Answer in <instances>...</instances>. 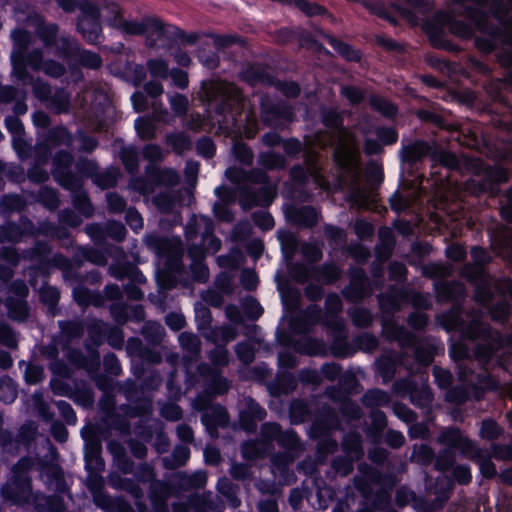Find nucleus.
Masks as SVG:
<instances>
[{
    "label": "nucleus",
    "mask_w": 512,
    "mask_h": 512,
    "mask_svg": "<svg viewBox=\"0 0 512 512\" xmlns=\"http://www.w3.org/2000/svg\"><path fill=\"white\" fill-rule=\"evenodd\" d=\"M100 17L108 25L131 35H139L146 31L143 23L127 20L123 10L116 2H110L100 10Z\"/></svg>",
    "instance_id": "nucleus-1"
},
{
    "label": "nucleus",
    "mask_w": 512,
    "mask_h": 512,
    "mask_svg": "<svg viewBox=\"0 0 512 512\" xmlns=\"http://www.w3.org/2000/svg\"><path fill=\"white\" fill-rule=\"evenodd\" d=\"M100 9L92 4H86L82 8L78 20V30L83 38L90 43H97L101 38V26L99 23Z\"/></svg>",
    "instance_id": "nucleus-2"
},
{
    "label": "nucleus",
    "mask_w": 512,
    "mask_h": 512,
    "mask_svg": "<svg viewBox=\"0 0 512 512\" xmlns=\"http://www.w3.org/2000/svg\"><path fill=\"white\" fill-rule=\"evenodd\" d=\"M335 148V161L342 167L353 169L357 164V147L352 135L345 129H339Z\"/></svg>",
    "instance_id": "nucleus-3"
},
{
    "label": "nucleus",
    "mask_w": 512,
    "mask_h": 512,
    "mask_svg": "<svg viewBox=\"0 0 512 512\" xmlns=\"http://www.w3.org/2000/svg\"><path fill=\"white\" fill-rule=\"evenodd\" d=\"M73 161L72 156L67 152H60L54 158L55 169L53 170L54 177L56 180L67 189H74L78 187V182L68 174H65L62 170Z\"/></svg>",
    "instance_id": "nucleus-4"
},
{
    "label": "nucleus",
    "mask_w": 512,
    "mask_h": 512,
    "mask_svg": "<svg viewBox=\"0 0 512 512\" xmlns=\"http://www.w3.org/2000/svg\"><path fill=\"white\" fill-rule=\"evenodd\" d=\"M202 422L205 425H225L228 422L227 412L222 406H212L204 412Z\"/></svg>",
    "instance_id": "nucleus-5"
},
{
    "label": "nucleus",
    "mask_w": 512,
    "mask_h": 512,
    "mask_svg": "<svg viewBox=\"0 0 512 512\" xmlns=\"http://www.w3.org/2000/svg\"><path fill=\"white\" fill-rule=\"evenodd\" d=\"M135 129L142 139L148 140L155 136V125L150 119L138 118L135 121Z\"/></svg>",
    "instance_id": "nucleus-6"
},
{
    "label": "nucleus",
    "mask_w": 512,
    "mask_h": 512,
    "mask_svg": "<svg viewBox=\"0 0 512 512\" xmlns=\"http://www.w3.org/2000/svg\"><path fill=\"white\" fill-rule=\"evenodd\" d=\"M167 144L172 147V149L181 154L188 150L191 146V142L189 139L183 134H172L167 136Z\"/></svg>",
    "instance_id": "nucleus-7"
},
{
    "label": "nucleus",
    "mask_w": 512,
    "mask_h": 512,
    "mask_svg": "<svg viewBox=\"0 0 512 512\" xmlns=\"http://www.w3.org/2000/svg\"><path fill=\"white\" fill-rule=\"evenodd\" d=\"M353 205L366 208L373 201V193L367 190L354 189L350 196Z\"/></svg>",
    "instance_id": "nucleus-8"
},
{
    "label": "nucleus",
    "mask_w": 512,
    "mask_h": 512,
    "mask_svg": "<svg viewBox=\"0 0 512 512\" xmlns=\"http://www.w3.org/2000/svg\"><path fill=\"white\" fill-rule=\"evenodd\" d=\"M363 402L368 406H381L389 402V396L381 390H370L365 393Z\"/></svg>",
    "instance_id": "nucleus-9"
},
{
    "label": "nucleus",
    "mask_w": 512,
    "mask_h": 512,
    "mask_svg": "<svg viewBox=\"0 0 512 512\" xmlns=\"http://www.w3.org/2000/svg\"><path fill=\"white\" fill-rule=\"evenodd\" d=\"M369 102L373 108L385 116H393L396 113V107L379 96H371Z\"/></svg>",
    "instance_id": "nucleus-10"
},
{
    "label": "nucleus",
    "mask_w": 512,
    "mask_h": 512,
    "mask_svg": "<svg viewBox=\"0 0 512 512\" xmlns=\"http://www.w3.org/2000/svg\"><path fill=\"white\" fill-rule=\"evenodd\" d=\"M147 67L153 77L166 78L168 76V64L163 59L149 60Z\"/></svg>",
    "instance_id": "nucleus-11"
},
{
    "label": "nucleus",
    "mask_w": 512,
    "mask_h": 512,
    "mask_svg": "<svg viewBox=\"0 0 512 512\" xmlns=\"http://www.w3.org/2000/svg\"><path fill=\"white\" fill-rule=\"evenodd\" d=\"M179 343L180 345L190 351V352H198L200 349V341L198 337L192 333L183 332L179 335Z\"/></svg>",
    "instance_id": "nucleus-12"
},
{
    "label": "nucleus",
    "mask_w": 512,
    "mask_h": 512,
    "mask_svg": "<svg viewBox=\"0 0 512 512\" xmlns=\"http://www.w3.org/2000/svg\"><path fill=\"white\" fill-rule=\"evenodd\" d=\"M121 159L129 172L133 173L138 169L137 153L133 148L123 149Z\"/></svg>",
    "instance_id": "nucleus-13"
},
{
    "label": "nucleus",
    "mask_w": 512,
    "mask_h": 512,
    "mask_svg": "<svg viewBox=\"0 0 512 512\" xmlns=\"http://www.w3.org/2000/svg\"><path fill=\"white\" fill-rule=\"evenodd\" d=\"M341 93L352 104L360 103L365 97V92L355 86H343L341 88Z\"/></svg>",
    "instance_id": "nucleus-14"
},
{
    "label": "nucleus",
    "mask_w": 512,
    "mask_h": 512,
    "mask_svg": "<svg viewBox=\"0 0 512 512\" xmlns=\"http://www.w3.org/2000/svg\"><path fill=\"white\" fill-rule=\"evenodd\" d=\"M330 43L347 60L354 61L360 58L358 51L354 50L351 46L338 42L335 39H331Z\"/></svg>",
    "instance_id": "nucleus-15"
},
{
    "label": "nucleus",
    "mask_w": 512,
    "mask_h": 512,
    "mask_svg": "<svg viewBox=\"0 0 512 512\" xmlns=\"http://www.w3.org/2000/svg\"><path fill=\"white\" fill-rule=\"evenodd\" d=\"M294 2L295 5L308 16L319 15L324 11L320 5L309 3L307 0H294Z\"/></svg>",
    "instance_id": "nucleus-16"
},
{
    "label": "nucleus",
    "mask_w": 512,
    "mask_h": 512,
    "mask_svg": "<svg viewBox=\"0 0 512 512\" xmlns=\"http://www.w3.org/2000/svg\"><path fill=\"white\" fill-rule=\"evenodd\" d=\"M39 37L42 39L46 46L54 43L57 35V27L53 24L43 26L38 31Z\"/></svg>",
    "instance_id": "nucleus-17"
},
{
    "label": "nucleus",
    "mask_w": 512,
    "mask_h": 512,
    "mask_svg": "<svg viewBox=\"0 0 512 512\" xmlns=\"http://www.w3.org/2000/svg\"><path fill=\"white\" fill-rule=\"evenodd\" d=\"M172 110L175 114H183L187 110L188 100L185 96L175 94L169 98Z\"/></svg>",
    "instance_id": "nucleus-18"
},
{
    "label": "nucleus",
    "mask_w": 512,
    "mask_h": 512,
    "mask_svg": "<svg viewBox=\"0 0 512 512\" xmlns=\"http://www.w3.org/2000/svg\"><path fill=\"white\" fill-rule=\"evenodd\" d=\"M452 33L462 38H469L473 34V29L470 25L461 21H455L449 24Z\"/></svg>",
    "instance_id": "nucleus-19"
},
{
    "label": "nucleus",
    "mask_w": 512,
    "mask_h": 512,
    "mask_svg": "<svg viewBox=\"0 0 512 512\" xmlns=\"http://www.w3.org/2000/svg\"><path fill=\"white\" fill-rule=\"evenodd\" d=\"M40 299L49 305H54L57 303L59 299V292L57 289L50 286L41 287L40 291Z\"/></svg>",
    "instance_id": "nucleus-20"
},
{
    "label": "nucleus",
    "mask_w": 512,
    "mask_h": 512,
    "mask_svg": "<svg viewBox=\"0 0 512 512\" xmlns=\"http://www.w3.org/2000/svg\"><path fill=\"white\" fill-rule=\"evenodd\" d=\"M161 414L168 420L177 421L182 417V411L180 407L174 403L165 404L161 408Z\"/></svg>",
    "instance_id": "nucleus-21"
},
{
    "label": "nucleus",
    "mask_w": 512,
    "mask_h": 512,
    "mask_svg": "<svg viewBox=\"0 0 512 512\" xmlns=\"http://www.w3.org/2000/svg\"><path fill=\"white\" fill-rule=\"evenodd\" d=\"M480 434L483 438L494 439L499 435V428L492 420L483 421Z\"/></svg>",
    "instance_id": "nucleus-22"
},
{
    "label": "nucleus",
    "mask_w": 512,
    "mask_h": 512,
    "mask_svg": "<svg viewBox=\"0 0 512 512\" xmlns=\"http://www.w3.org/2000/svg\"><path fill=\"white\" fill-rule=\"evenodd\" d=\"M80 62L84 66L94 69L101 66V58L99 57V55L89 51H84L81 53Z\"/></svg>",
    "instance_id": "nucleus-23"
},
{
    "label": "nucleus",
    "mask_w": 512,
    "mask_h": 512,
    "mask_svg": "<svg viewBox=\"0 0 512 512\" xmlns=\"http://www.w3.org/2000/svg\"><path fill=\"white\" fill-rule=\"evenodd\" d=\"M240 281L247 290H252L258 284V277L253 270L247 269L242 271Z\"/></svg>",
    "instance_id": "nucleus-24"
},
{
    "label": "nucleus",
    "mask_w": 512,
    "mask_h": 512,
    "mask_svg": "<svg viewBox=\"0 0 512 512\" xmlns=\"http://www.w3.org/2000/svg\"><path fill=\"white\" fill-rule=\"evenodd\" d=\"M263 166L269 169L281 167L283 165V159L279 155L274 153H264L260 157Z\"/></svg>",
    "instance_id": "nucleus-25"
},
{
    "label": "nucleus",
    "mask_w": 512,
    "mask_h": 512,
    "mask_svg": "<svg viewBox=\"0 0 512 512\" xmlns=\"http://www.w3.org/2000/svg\"><path fill=\"white\" fill-rule=\"evenodd\" d=\"M107 231L109 236L116 239L117 241L123 240L126 235V229L124 225L119 222H109L107 225Z\"/></svg>",
    "instance_id": "nucleus-26"
},
{
    "label": "nucleus",
    "mask_w": 512,
    "mask_h": 512,
    "mask_svg": "<svg viewBox=\"0 0 512 512\" xmlns=\"http://www.w3.org/2000/svg\"><path fill=\"white\" fill-rule=\"evenodd\" d=\"M253 219L255 224L264 230H269L274 226V220L269 213L261 212L254 214Z\"/></svg>",
    "instance_id": "nucleus-27"
},
{
    "label": "nucleus",
    "mask_w": 512,
    "mask_h": 512,
    "mask_svg": "<svg viewBox=\"0 0 512 512\" xmlns=\"http://www.w3.org/2000/svg\"><path fill=\"white\" fill-rule=\"evenodd\" d=\"M213 364L223 366L228 363V352L224 347H216L210 354Z\"/></svg>",
    "instance_id": "nucleus-28"
},
{
    "label": "nucleus",
    "mask_w": 512,
    "mask_h": 512,
    "mask_svg": "<svg viewBox=\"0 0 512 512\" xmlns=\"http://www.w3.org/2000/svg\"><path fill=\"white\" fill-rule=\"evenodd\" d=\"M143 156L151 162H156L162 159V150L157 145L149 144L144 147Z\"/></svg>",
    "instance_id": "nucleus-29"
},
{
    "label": "nucleus",
    "mask_w": 512,
    "mask_h": 512,
    "mask_svg": "<svg viewBox=\"0 0 512 512\" xmlns=\"http://www.w3.org/2000/svg\"><path fill=\"white\" fill-rule=\"evenodd\" d=\"M41 70H43L49 76L59 77L64 73L65 68L60 63L55 61H48L43 64Z\"/></svg>",
    "instance_id": "nucleus-30"
},
{
    "label": "nucleus",
    "mask_w": 512,
    "mask_h": 512,
    "mask_svg": "<svg viewBox=\"0 0 512 512\" xmlns=\"http://www.w3.org/2000/svg\"><path fill=\"white\" fill-rule=\"evenodd\" d=\"M433 374L439 387L446 388L450 385L451 375L448 371L435 367L433 369Z\"/></svg>",
    "instance_id": "nucleus-31"
},
{
    "label": "nucleus",
    "mask_w": 512,
    "mask_h": 512,
    "mask_svg": "<svg viewBox=\"0 0 512 512\" xmlns=\"http://www.w3.org/2000/svg\"><path fill=\"white\" fill-rule=\"evenodd\" d=\"M236 353L241 361L249 363L254 357L252 347L247 343L238 344L236 347Z\"/></svg>",
    "instance_id": "nucleus-32"
},
{
    "label": "nucleus",
    "mask_w": 512,
    "mask_h": 512,
    "mask_svg": "<svg viewBox=\"0 0 512 512\" xmlns=\"http://www.w3.org/2000/svg\"><path fill=\"white\" fill-rule=\"evenodd\" d=\"M173 460L175 466L183 465L190 457V450L186 446H178L173 452Z\"/></svg>",
    "instance_id": "nucleus-33"
},
{
    "label": "nucleus",
    "mask_w": 512,
    "mask_h": 512,
    "mask_svg": "<svg viewBox=\"0 0 512 512\" xmlns=\"http://www.w3.org/2000/svg\"><path fill=\"white\" fill-rule=\"evenodd\" d=\"M234 151L237 158L240 159L241 162L246 164H251L253 160V154L251 150L244 144H237L234 146Z\"/></svg>",
    "instance_id": "nucleus-34"
},
{
    "label": "nucleus",
    "mask_w": 512,
    "mask_h": 512,
    "mask_svg": "<svg viewBox=\"0 0 512 512\" xmlns=\"http://www.w3.org/2000/svg\"><path fill=\"white\" fill-rule=\"evenodd\" d=\"M198 152L205 157H212L214 155V144L209 138H202L197 143Z\"/></svg>",
    "instance_id": "nucleus-35"
},
{
    "label": "nucleus",
    "mask_w": 512,
    "mask_h": 512,
    "mask_svg": "<svg viewBox=\"0 0 512 512\" xmlns=\"http://www.w3.org/2000/svg\"><path fill=\"white\" fill-rule=\"evenodd\" d=\"M12 37L15 43L19 46L21 49H25L30 41H31V35L27 31L24 30H15L12 32Z\"/></svg>",
    "instance_id": "nucleus-36"
},
{
    "label": "nucleus",
    "mask_w": 512,
    "mask_h": 512,
    "mask_svg": "<svg viewBox=\"0 0 512 512\" xmlns=\"http://www.w3.org/2000/svg\"><path fill=\"white\" fill-rule=\"evenodd\" d=\"M126 220L128 225L135 231L143 226V219L136 210L129 209L126 214Z\"/></svg>",
    "instance_id": "nucleus-37"
},
{
    "label": "nucleus",
    "mask_w": 512,
    "mask_h": 512,
    "mask_svg": "<svg viewBox=\"0 0 512 512\" xmlns=\"http://www.w3.org/2000/svg\"><path fill=\"white\" fill-rule=\"evenodd\" d=\"M170 76L176 86L180 88H186L188 86V76L186 72L179 69H172Z\"/></svg>",
    "instance_id": "nucleus-38"
},
{
    "label": "nucleus",
    "mask_w": 512,
    "mask_h": 512,
    "mask_svg": "<svg viewBox=\"0 0 512 512\" xmlns=\"http://www.w3.org/2000/svg\"><path fill=\"white\" fill-rule=\"evenodd\" d=\"M245 309L247 313L253 317L258 318L262 315L263 309L260 304L253 298H249L245 301Z\"/></svg>",
    "instance_id": "nucleus-39"
},
{
    "label": "nucleus",
    "mask_w": 512,
    "mask_h": 512,
    "mask_svg": "<svg viewBox=\"0 0 512 512\" xmlns=\"http://www.w3.org/2000/svg\"><path fill=\"white\" fill-rule=\"evenodd\" d=\"M454 477L461 484H466L471 480V472L467 466H457L453 471Z\"/></svg>",
    "instance_id": "nucleus-40"
},
{
    "label": "nucleus",
    "mask_w": 512,
    "mask_h": 512,
    "mask_svg": "<svg viewBox=\"0 0 512 512\" xmlns=\"http://www.w3.org/2000/svg\"><path fill=\"white\" fill-rule=\"evenodd\" d=\"M108 207L111 211L120 212L125 208L124 200L116 194L107 195Z\"/></svg>",
    "instance_id": "nucleus-41"
},
{
    "label": "nucleus",
    "mask_w": 512,
    "mask_h": 512,
    "mask_svg": "<svg viewBox=\"0 0 512 512\" xmlns=\"http://www.w3.org/2000/svg\"><path fill=\"white\" fill-rule=\"evenodd\" d=\"M166 324L174 331L180 330L184 324L185 319L183 316L175 313H171L166 316Z\"/></svg>",
    "instance_id": "nucleus-42"
},
{
    "label": "nucleus",
    "mask_w": 512,
    "mask_h": 512,
    "mask_svg": "<svg viewBox=\"0 0 512 512\" xmlns=\"http://www.w3.org/2000/svg\"><path fill=\"white\" fill-rule=\"evenodd\" d=\"M386 442L393 448H399L404 444L405 438L400 432L389 431L386 435Z\"/></svg>",
    "instance_id": "nucleus-43"
},
{
    "label": "nucleus",
    "mask_w": 512,
    "mask_h": 512,
    "mask_svg": "<svg viewBox=\"0 0 512 512\" xmlns=\"http://www.w3.org/2000/svg\"><path fill=\"white\" fill-rule=\"evenodd\" d=\"M377 135L384 144L394 143L397 139L396 132L391 128H380L377 130Z\"/></svg>",
    "instance_id": "nucleus-44"
},
{
    "label": "nucleus",
    "mask_w": 512,
    "mask_h": 512,
    "mask_svg": "<svg viewBox=\"0 0 512 512\" xmlns=\"http://www.w3.org/2000/svg\"><path fill=\"white\" fill-rule=\"evenodd\" d=\"M446 254L450 259L460 261L465 257L466 252L460 245H451L447 247Z\"/></svg>",
    "instance_id": "nucleus-45"
},
{
    "label": "nucleus",
    "mask_w": 512,
    "mask_h": 512,
    "mask_svg": "<svg viewBox=\"0 0 512 512\" xmlns=\"http://www.w3.org/2000/svg\"><path fill=\"white\" fill-rule=\"evenodd\" d=\"M300 214L304 217L302 222L307 226H311L317 222V213L311 207L301 209Z\"/></svg>",
    "instance_id": "nucleus-46"
},
{
    "label": "nucleus",
    "mask_w": 512,
    "mask_h": 512,
    "mask_svg": "<svg viewBox=\"0 0 512 512\" xmlns=\"http://www.w3.org/2000/svg\"><path fill=\"white\" fill-rule=\"evenodd\" d=\"M471 255H472V258L475 261V263L478 265H483L484 263L488 262V260H489V255L481 247H474L471 250Z\"/></svg>",
    "instance_id": "nucleus-47"
},
{
    "label": "nucleus",
    "mask_w": 512,
    "mask_h": 512,
    "mask_svg": "<svg viewBox=\"0 0 512 512\" xmlns=\"http://www.w3.org/2000/svg\"><path fill=\"white\" fill-rule=\"evenodd\" d=\"M353 321L359 326H366L371 321V316L367 311L357 310L353 313Z\"/></svg>",
    "instance_id": "nucleus-48"
},
{
    "label": "nucleus",
    "mask_w": 512,
    "mask_h": 512,
    "mask_svg": "<svg viewBox=\"0 0 512 512\" xmlns=\"http://www.w3.org/2000/svg\"><path fill=\"white\" fill-rule=\"evenodd\" d=\"M449 353L453 359L459 360V359L464 358L467 355L468 351L464 345H462L460 343H455V344L451 345V347L449 349Z\"/></svg>",
    "instance_id": "nucleus-49"
},
{
    "label": "nucleus",
    "mask_w": 512,
    "mask_h": 512,
    "mask_svg": "<svg viewBox=\"0 0 512 512\" xmlns=\"http://www.w3.org/2000/svg\"><path fill=\"white\" fill-rule=\"evenodd\" d=\"M42 58V53L38 50H35L29 54L27 61L29 65L35 70H41L44 64L42 63Z\"/></svg>",
    "instance_id": "nucleus-50"
},
{
    "label": "nucleus",
    "mask_w": 512,
    "mask_h": 512,
    "mask_svg": "<svg viewBox=\"0 0 512 512\" xmlns=\"http://www.w3.org/2000/svg\"><path fill=\"white\" fill-rule=\"evenodd\" d=\"M145 91L151 97H158L163 93V86L156 81H150L145 85Z\"/></svg>",
    "instance_id": "nucleus-51"
},
{
    "label": "nucleus",
    "mask_w": 512,
    "mask_h": 512,
    "mask_svg": "<svg viewBox=\"0 0 512 512\" xmlns=\"http://www.w3.org/2000/svg\"><path fill=\"white\" fill-rule=\"evenodd\" d=\"M160 180L168 185H173L179 181V176L173 169H165L161 172Z\"/></svg>",
    "instance_id": "nucleus-52"
},
{
    "label": "nucleus",
    "mask_w": 512,
    "mask_h": 512,
    "mask_svg": "<svg viewBox=\"0 0 512 512\" xmlns=\"http://www.w3.org/2000/svg\"><path fill=\"white\" fill-rule=\"evenodd\" d=\"M280 89L287 97H296L300 92L299 86L294 82L283 83L280 85Z\"/></svg>",
    "instance_id": "nucleus-53"
},
{
    "label": "nucleus",
    "mask_w": 512,
    "mask_h": 512,
    "mask_svg": "<svg viewBox=\"0 0 512 512\" xmlns=\"http://www.w3.org/2000/svg\"><path fill=\"white\" fill-rule=\"evenodd\" d=\"M73 295L76 299V301L81 305H86L90 303V294L88 290L83 288H78L73 291Z\"/></svg>",
    "instance_id": "nucleus-54"
},
{
    "label": "nucleus",
    "mask_w": 512,
    "mask_h": 512,
    "mask_svg": "<svg viewBox=\"0 0 512 512\" xmlns=\"http://www.w3.org/2000/svg\"><path fill=\"white\" fill-rule=\"evenodd\" d=\"M58 406L62 410V412L64 413V416H65L66 420L68 422L75 423L76 415H75L74 411L72 410L71 406L68 403L64 402V401L59 402Z\"/></svg>",
    "instance_id": "nucleus-55"
},
{
    "label": "nucleus",
    "mask_w": 512,
    "mask_h": 512,
    "mask_svg": "<svg viewBox=\"0 0 512 512\" xmlns=\"http://www.w3.org/2000/svg\"><path fill=\"white\" fill-rule=\"evenodd\" d=\"M177 435L185 442H190L193 439V432L191 428L186 425H179L177 427Z\"/></svg>",
    "instance_id": "nucleus-56"
},
{
    "label": "nucleus",
    "mask_w": 512,
    "mask_h": 512,
    "mask_svg": "<svg viewBox=\"0 0 512 512\" xmlns=\"http://www.w3.org/2000/svg\"><path fill=\"white\" fill-rule=\"evenodd\" d=\"M480 471L485 477H492L496 474V469L490 460L481 461Z\"/></svg>",
    "instance_id": "nucleus-57"
},
{
    "label": "nucleus",
    "mask_w": 512,
    "mask_h": 512,
    "mask_svg": "<svg viewBox=\"0 0 512 512\" xmlns=\"http://www.w3.org/2000/svg\"><path fill=\"white\" fill-rule=\"evenodd\" d=\"M283 147H284V150L288 154H296V153H298L301 150L300 142L295 140V139H291V140L286 141L283 144Z\"/></svg>",
    "instance_id": "nucleus-58"
},
{
    "label": "nucleus",
    "mask_w": 512,
    "mask_h": 512,
    "mask_svg": "<svg viewBox=\"0 0 512 512\" xmlns=\"http://www.w3.org/2000/svg\"><path fill=\"white\" fill-rule=\"evenodd\" d=\"M5 125L9 131L14 133H19L22 128L21 122L16 117H8L5 120Z\"/></svg>",
    "instance_id": "nucleus-59"
},
{
    "label": "nucleus",
    "mask_w": 512,
    "mask_h": 512,
    "mask_svg": "<svg viewBox=\"0 0 512 512\" xmlns=\"http://www.w3.org/2000/svg\"><path fill=\"white\" fill-rule=\"evenodd\" d=\"M243 77L251 84L255 85L258 82H264V78L261 75L255 73V70L249 69L244 72Z\"/></svg>",
    "instance_id": "nucleus-60"
},
{
    "label": "nucleus",
    "mask_w": 512,
    "mask_h": 512,
    "mask_svg": "<svg viewBox=\"0 0 512 512\" xmlns=\"http://www.w3.org/2000/svg\"><path fill=\"white\" fill-rule=\"evenodd\" d=\"M420 455L422 460L429 461L432 458V452L426 446H420L414 450L413 457L420 458Z\"/></svg>",
    "instance_id": "nucleus-61"
},
{
    "label": "nucleus",
    "mask_w": 512,
    "mask_h": 512,
    "mask_svg": "<svg viewBox=\"0 0 512 512\" xmlns=\"http://www.w3.org/2000/svg\"><path fill=\"white\" fill-rule=\"evenodd\" d=\"M131 101L133 103L134 108L137 111H142L144 109V96L142 93H140V92L134 93L131 96Z\"/></svg>",
    "instance_id": "nucleus-62"
},
{
    "label": "nucleus",
    "mask_w": 512,
    "mask_h": 512,
    "mask_svg": "<svg viewBox=\"0 0 512 512\" xmlns=\"http://www.w3.org/2000/svg\"><path fill=\"white\" fill-rule=\"evenodd\" d=\"M199 165L197 162L188 161L185 168V173L188 178L195 179L198 173Z\"/></svg>",
    "instance_id": "nucleus-63"
},
{
    "label": "nucleus",
    "mask_w": 512,
    "mask_h": 512,
    "mask_svg": "<svg viewBox=\"0 0 512 512\" xmlns=\"http://www.w3.org/2000/svg\"><path fill=\"white\" fill-rule=\"evenodd\" d=\"M261 512H278L277 503L272 500H268L259 504Z\"/></svg>",
    "instance_id": "nucleus-64"
}]
</instances>
